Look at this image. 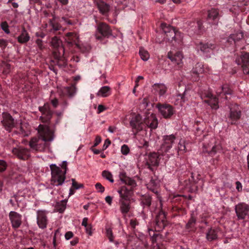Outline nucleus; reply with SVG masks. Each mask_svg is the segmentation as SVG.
<instances>
[{"label": "nucleus", "instance_id": "4be33fe9", "mask_svg": "<svg viewBox=\"0 0 249 249\" xmlns=\"http://www.w3.org/2000/svg\"><path fill=\"white\" fill-rule=\"evenodd\" d=\"M17 126L15 127L16 129L15 131L21 135L22 136H27L30 132L29 125L26 123H22L18 122L16 124Z\"/></svg>", "mask_w": 249, "mask_h": 249}, {"label": "nucleus", "instance_id": "f3484780", "mask_svg": "<svg viewBox=\"0 0 249 249\" xmlns=\"http://www.w3.org/2000/svg\"><path fill=\"white\" fill-rule=\"evenodd\" d=\"M166 222L165 213L160 211L156 219L155 230L159 231L162 230L166 225Z\"/></svg>", "mask_w": 249, "mask_h": 249}, {"label": "nucleus", "instance_id": "cd10ccee", "mask_svg": "<svg viewBox=\"0 0 249 249\" xmlns=\"http://www.w3.org/2000/svg\"><path fill=\"white\" fill-rule=\"evenodd\" d=\"M120 209L123 215H126L130 210V204L129 200L120 199Z\"/></svg>", "mask_w": 249, "mask_h": 249}, {"label": "nucleus", "instance_id": "4c0bfd02", "mask_svg": "<svg viewBox=\"0 0 249 249\" xmlns=\"http://www.w3.org/2000/svg\"><path fill=\"white\" fill-rule=\"evenodd\" d=\"M219 16V13L217 9L212 8L208 11V18L209 19L214 20L216 19Z\"/></svg>", "mask_w": 249, "mask_h": 249}, {"label": "nucleus", "instance_id": "39448f33", "mask_svg": "<svg viewBox=\"0 0 249 249\" xmlns=\"http://www.w3.org/2000/svg\"><path fill=\"white\" fill-rule=\"evenodd\" d=\"M111 30L107 24L100 23L97 27L96 38L98 40H101L104 37H108L111 35Z\"/></svg>", "mask_w": 249, "mask_h": 249}, {"label": "nucleus", "instance_id": "79ce46f5", "mask_svg": "<svg viewBox=\"0 0 249 249\" xmlns=\"http://www.w3.org/2000/svg\"><path fill=\"white\" fill-rule=\"evenodd\" d=\"M196 223V218L192 215L188 223L186 225V228L187 229L193 228L195 227Z\"/></svg>", "mask_w": 249, "mask_h": 249}, {"label": "nucleus", "instance_id": "dca6fc26", "mask_svg": "<svg viewBox=\"0 0 249 249\" xmlns=\"http://www.w3.org/2000/svg\"><path fill=\"white\" fill-rule=\"evenodd\" d=\"M145 125L151 129H155L158 127V121L154 114L147 115L143 120Z\"/></svg>", "mask_w": 249, "mask_h": 249}, {"label": "nucleus", "instance_id": "20e7f679", "mask_svg": "<svg viewBox=\"0 0 249 249\" xmlns=\"http://www.w3.org/2000/svg\"><path fill=\"white\" fill-rule=\"evenodd\" d=\"M235 211L238 220H244L249 217V205L240 202L235 205Z\"/></svg>", "mask_w": 249, "mask_h": 249}, {"label": "nucleus", "instance_id": "1a4fd4ad", "mask_svg": "<svg viewBox=\"0 0 249 249\" xmlns=\"http://www.w3.org/2000/svg\"><path fill=\"white\" fill-rule=\"evenodd\" d=\"M236 63L241 65L244 74H249V53H242L240 57L236 59Z\"/></svg>", "mask_w": 249, "mask_h": 249}, {"label": "nucleus", "instance_id": "c756f323", "mask_svg": "<svg viewBox=\"0 0 249 249\" xmlns=\"http://www.w3.org/2000/svg\"><path fill=\"white\" fill-rule=\"evenodd\" d=\"M118 193L120 195V199L129 200V197L131 193L130 189H127L125 186H123L118 191Z\"/></svg>", "mask_w": 249, "mask_h": 249}, {"label": "nucleus", "instance_id": "412c9836", "mask_svg": "<svg viewBox=\"0 0 249 249\" xmlns=\"http://www.w3.org/2000/svg\"><path fill=\"white\" fill-rule=\"evenodd\" d=\"M204 96L208 98L204 102L210 106L212 109H217L219 108L218 99L211 92L205 93Z\"/></svg>", "mask_w": 249, "mask_h": 249}, {"label": "nucleus", "instance_id": "774afa93", "mask_svg": "<svg viewBox=\"0 0 249 249\" xmlns=\"http://www.w3.org/2000/svg\"><path fill=\"white\" fill-rule=\"evenodd\" d=\"M62 20L63 21H64L66 24H68V25H72V22L70 20H69L68 18H67L66 17H63L62 18H61Z\"/></svg>", "mask_w": 249, "mask_h": 249}, {"label": "nucleus", "instance_id": "393cba45", "mask_svg": "<svg viewBox=\"0 0 249 249\" xmlns=\"http://www.w3.org/2000/svg\"><path fill=\"white\" fill-rule=\"evenodd\" d=\"M51 44L54 48L58 50L59 53V57L64 54V49L62 46V42L58 37L57 36L53 37L52 39Z\"/></svg>", "mask_w": 249, "mask_h": 249}, {"label": "nucleus", "instance_id": "37998d69", "mask_svg": "<svg viewBox=\"0 0 249 249\" xmlns=\"http://www.w3.org/2000/svg\"><path fill=\"white\" fill-rule=\"evenodd\" d=\"M102 176L105 178L106 179L109 181L110 182H113L114 180L113 179V177L110 172L108 171L105 170L102 172Z\"/></svg>", "mask_w": 249, "mask_h": 249}, {"label": "nucleus", "instance_id": "473e14b6", "mask_svg": "<svg viewBox=\"0 0 249 249\" xmlns=\"http://www.w3.org/2000/svg\"><path fill=\"white\" fill-rule=\"evenodd\" d=\"M97 5L100 12L103 15L106 14L109 11V5L103 1H98L97 2Z\"/></svg>", "mask_w": 249, "mask_h": 249}, {"label": "nucleus", "instance_id": "f8f14e48", "mask_svg": "<svg viewBox=\"0 0 249 249\" xmlns=\"http://www.w3.org/2000/svg\"><path fill=\"white\" fill-rule=\"evenodd\" d=\"M241 117V111L236 104L233 105L230 108V113L229 116V123L231 124H235L237 121Z\"/></svg>", "mask_w": 249, "mask_h": 249}, {"label": "nucleus", "instance_id": "c03bdc74", "mask_svg": "<svg viewBox=\"0 0 249 249\" xmlns=\"http://www.w3.org/2000/svg\"><path fill=\"white\" fill-rule=\"evenodd\" d=\"M185 148L184 141L180 140L178 144V148L177 149L178 152L179 151H185Z\"/></svg>", "mask_w": 249, "mask_h": 249}, {"label": "nucleus", "instance_id": "49530a36", "mask_svg": "<svg viewBox=\"0 0 249 249\" xmlns=\"http://www.w3.org/2000/svg\"><path fill=\"white\" fill-rule=\"evenodd\" d=\"M106 234H107V236L108 238V239L109 240L110 242H113L114 237L113 235L112 230L110 228L107 229L106 230Z\"/></svg>", "mask_w": 249, "mask_h": 249}, {"label": "nucleus", "instance_id": "423d86ee", "mask_svg": "<svg viewBox=\"0 0 249 249\" xmlns=\"http://www.w3.org/2000/svg\"><path fill=\"white\" fill-rule=\"evenodd\" d=\"M156 107L158 109L162 116L165 119L170 118L175 112L173 107L169 104L159 103L157 104Z\"/></svg>", "mask_w": 249, "mask_h": 249}, {"label": "nucleus", "instance_id": "72a5a7b5", "mask_svg": "<svg viewBox=\"0 0 249 249\" xmlns=\"http://www.w3.org/2000/svg\"><path fill=\"white\" fill-rule=\"evenodd\" d=\"M30 37L27 31L23 28L20 35L18 37V42L22 44L26 43L30 40Z\"/></svg>", "mask_w": 249, "mask_h": 249}, {"label": "nucleus", "instance_id": "4468645a", "mask_svg": "<svg viewBox=\"0 0 249 249\" xmlns=\"http://www.w3.org/2000/svg\"><path fill=\"white\" fill-rule=\"evenodd\" d=\"M12 152L18 159L21 160H26L30 156L29 150L22 147H17L13 148Z\"/></svg>", "mask_w": 249, "mask_h": 249}, {"label": "nucleus", "instance_id": "bb28decb", "mask_svg": "<svg viewBox=\"0 0 249 249\" xmlns=\"http://www.w3.org/2000/svg\"><path fill=\"white\" fill-rule=\"evenodd\" d=\"M119 178L121 181L125 184L129 185L131 187L133 188L136 186V182L133 179L127 177L125 173L121 172L119 174Z\"/></svg>", "mask_w": 249, "mask_h": 249}, {"label": "nucleus", "instance_id": "2f4dec72", "mask_svg": "<svg viewBox=\"0 0 249 249\" xmlns=\"http://www.w3.org/2000/svg\"><path fill=\"white\" fill-rule=\"evenodd\" d=\"M111 94V89L109 86H103L101 87L96 93L97 96L107 97Z\"/></svg>", "mask_w": 249, "mask_h": 249}, {"label": "nucleus", "instance_id": "4d7b16f0", "mask_svg": "<svg viewBox=\"0 0 249 249\" xmlns=\"http://www.w3.org/2000/svg\"><path fill=\"white\" fill-rule=\"evenodd\" d=\"M206 152H208L210 155L213 156L216 153V146H213L211 150H206Z\"/></svg>", "mask_w": 249, "mask_h": 249}, {"label": "nucleus", "instance_id": "7ed1b4c3", "mask_svg": "<svg viewBox=\"0 0 249 249\" xmlns=\"http://www.w3.org/2000/svg\"><path fill=\"white\" fill-rule=\"evenodd\" d=\"M63 165L62 166L64 168V171H63L59 167L56 166L55 164H51L50 168L51 169V184L56 186L61 185L65 178V174L67 172V162L64 161Z\"/></svg>", "mask_w": 249, "mask_h": 249}, {"label": "nucleus", "instance_id": "b1692460", "mask_svg": "<svg viewBox=\"0 0 249 249\" xmlns=\"http://www.w3.org/2000/svg\"><path fill=\"white\" fill-rule=\"evenodd\" d=\"M202 22L200 20L197 21V22H193L189 24V28L188 30L189 34L190 36H193L196 34H199L202 26Z\"/></svg>", "mask_w": 249, "mask_h": 249}, {"label": "nucleus", "instance_id": "864d4df0", "mask_svg": "<svg viewBox=\"0 0 249 249\" xmlns=\"http://www.w3.org/2000/svg\"><path fill=\"white\" fill-rule=\"evenodd\" d=\"M51 103L55 108L58 107L59 104L58 100L56 98L51 99Z\"/></svg>", "mask_w": 249, "mask_h": 249}, {"label": "nucleus", "instance_id": "6ab92c4d", "mask_svg": "<svg viewBox=\"0 0 249 249\" xmlns=\"http://www.w3.org/2000/svg\"><path fill=\"white\" fill-rule=\"evenodd\" d=\"M159 154L158 153L153 152L149 154L146 161V165L149 169H151V166H158L160 162Z\"/></svg>", "mask_w": 249, "mask_h": 249}, {"label": "nucleus", "instance_id": "de8ad7c7", "mask_svg": "<svg viewBox=\"0 0 249 249\" xmlns=\"http://www.w3.org/2000/svg\"><path fill=\"white\" fill-rule=\"evenodd\" d=\"M129 148L126 144H124L121 147V152L123 155H126L129 152Z\"/></svg>", "mask_w": 249, "mask_h": 249}, {"label": "nucleus", "instance_id": "f257e3e1", "mask_svg": "<svg viewBox=\"0 0 249 249\" xmlns=\"http://www.w3.org/2000/svg\"><path fill=\"white\" fill-rule=\"evenodd\" d=\"M38 138H33L29 142L30 147L36 151L43 152L49 148L48 142L53 139V132L48 126L40 124L38 128Z\"/></svg>", "mask_w": 249, "mask_h": 249}, {"label": "nucleus", "instance_id": "5701e85b", "mask_svg": "<svg viewBox=\"0 0 249 249\" xmlns=\"http://www.w3.org/2000/svg\"><path fill=\"white\" fill-rule=\"evenodd\" d=\"M196 46L202 53H206L211 52L215 48V45L212 43L199 42L196 43Z\"/></svg>", "mask_w": 249, "mask_h": 249}, {"label": "nucleus", "instance_id": "a19ab883", "mask_svg": "<svg viewBox=\"0 0 249 249\" xmlns=\"http://www.w3.org/2000/svg\"><path fill=\"white\" fill-rule=\"evenodd\" d=\"M157 187V184H156L155 181L154 180H151L147 184V188L156 194L158 193Z\"/></svg>", "mask_w": 249, "mask_h": 249}, {"label": "nucleus", "instance_id": "8fccbe9b", "mask_svg": "<svg viewBox=\"0 0 249 249\" xmlns=\"http://www.w3.org/2000/svg\"><path fill=\"white\" fill-rule=\"evenodd\" d=\"M7 164L5 161L0 160V172L4 171L6 168Z\"/></svg>", "mask_w": 249, "mask_h": 249}, {"label": "nucleus", "instance_id": "ea45409f", "mask_svg": "<svg viewBox=\"0 0 249 249\" xmlns=\"http://www.w3.org/2000/svg\"><path fill=\"white\" fill-rule=\"evenodd\" d=\"M139 54L141 58L143 61H147L149 58L150 55L148 52L143 48H141L140 49Z\"/></svg>", "mask_w": 249, "mask_h": 249}, {"label": "nucleus", "instance_id": "e2e57ef3", "mask_svg": "<svg viewBox=\"0 0 249 249\" xmlns=\"http://www.w3.org/2000/svg\"><path fill=\"white\" fill-rule=\"evenodd\" d=\"M68 106V101L66 100L64 101L61 104V106L62 108V111H64L67 108Z\"/></svg>", "mask_w": 249, "mask_h": 249}, {"label": "nucleus", "instance_id": "0e129e2a", "mask_svg": "<svg viewBox=\"0 0 249 249\" xmlns=\"http://www.w3.org/2000/svg\"><path fill=\"white\" fill-rule=\"evenodd\" d=\"M86 229V232L89 234V235H91L92 231H91V227L90 225H89L87 227H85Z\"/></svg>", "mask_w": 249, "mask_h": 249}, {"label": "nucleus", "instance_id": "a18cd8bd", "mask_svg": "<svg viewBox=\"0 0 249 249\" xmlns=\"http://www.w3.org/2000/svg\"><path fill=\"white\" fill-rule=\"evenodd\" d=\"M1 28L5 33L7 34L10 33V31L9 30V26L6 21L2 22L1 23Z\"/></svg>", "mask_w": 249, "mask_h": 249}, {"label": "nucleus", "instance_id": "ddd939ff", "mask_svg": "<svg viewBox=\"0 0 249 249\" xmlns=\"http://www.w3.org/2000/svg\"><path fill=\"white\" fill-rule=\"evenodd\" d=\"M167 57L174 64L178 65L179 67L182 65V59L183 55L182 52L180 51L173 53L170 51L168 53Z\"/></svg>", "mask_w": 249, "mask_h": 249}, {"label": "nucleus", "instance_id": "f03ea898", "mask_svg": "<svg viewBox=\"0 0 249 249\" xmlns=\"http://www.w3.org/2000/svg\"><path fill=\"white\" fill-rule=\"evenodd\" d=\"M161 27L165 34V39L171 42L175 46L181 45L183 36L181 33L170 25L166 23H161Z\"/></svg>", "mask_w": 249, "mask_h": 249}, {"label": "nucleus", "instance_id": "0eeeda50", "mask_svg": "<svg viewBox=\"0 0 249 249\" xmlns=\"http://www.w3.org/2000/svg\"><path fill=\"white\" fill-rule=\"evenodd\" d=\"M143 120L140 115L137 114L132 117L130 121V125L135 134L143 129Z\"/></svg>", "mask_w": 249, "mask_h": 249}, {"label": "nucleus", "instance_id": "e433bc0d", "mask_svg": "<svg viewBox=\"0 0 249 249\" xmlns=\"http://www.w3.org/2000/svg\"><path fill=\"white\" fill-rule=\"evenodd\" d=\"M67 201L66 199L61 200L56 203L55 205L56 210L59 213H62L66 209Z\"/></svg>", "mask_w": 249, "mask_h": 249}, {"label": "nucleus", "instance_id": "603ef678", "mask_svg": "<svg viewBox=\"0 0 249 249\" xmlns=\"http://www.w3.org/2000/svg\"><path fill=\"white\" fill-rule=\"evenodd\" d=\"M71 181L72 182V187H73V188L75 189H78L80 188H82L83 187V184H78L75 181V179L72 178L71 179Z\"/></svg>", "mask_w": 249, "mask_h": 249}, {"label": "nucleus", "instance_id": "9b49d317", "mask_svg": "<svg viewBox=\"0 0 249 249\" xmlns=\"http://www.w3.org/2000/svg\"><path fill=\"white\" fill-rule=\"evenodd\" d=\"M39 110L42 113V115L40 117L41 121L43 123L49 122L53 114V111L51 109L49 104H45L43 106L39 107Z\"/></svg>", "mask_w": 249, "mask_h": 249}, {"label": "nucleus", "instance_id": "5fc2aeb1", "mask_svg": "<svg viewBox=\"0 0 249 249\" xmlns=\"http://www.w3.org/2000/svg\"><path fill=\"white\" fill-rule=\"evenodd\" d=\"M139 224L136 219H132L130 221V225L132 228L135 229L136 226Z\"/></svg>", "mask_w": 249, "mask_h": 249}, {"label": "nucleus", "instance_id": "338daca9", "mask_svg": "<svg viewBox=\"0 0 249 249\" xmlns=\"http://www.w3.org/2000/svg\"><path fill=\"white\" fill-rule=\"evenodd\" d=\"M106 107L102 105H99L98 107V112L100 113L106 109Z\"/></svg>", "mask_w": 249, "mask_h": 249}, {"label": "nucleus", "instance_id": "09e8293b", "mask_svg": "<svg viewBox=\"0 0 249 249\" xmlns=\"http://www.w3.org/2000/svg\"><path fill=\"white\" fill-rule=\"evenodd\" d=\"M95 188L98 192L103 193L105 191V188L100 183H97L95 185Z\"/></svg>", "mask_w": 249, "mask_h": 249}, {"label": "nucleus", "instance_id": "7c9ffc66", "mask_svg": "<svg viewBox=\"0 0 249 249\" xmlns=\"http://www.w3.org/2000/svg\"><path fill=\"white\" fill-rule=\"evenodd\" d=\"M232 91L228 85L225 84L217 89L216 93L217 96H221L222 94L225 95H231L232 94Z\"/></svg>", "mask_w": 249, "mask_h": 249}, {"label": "nucleus", "instance_id": "bf43d9fd", "mask_svg": "<svg viewBox=\"0 0 249 249\" xmlns=\"http://www.w3.org/2000/svg\"><path fill=\"white\" fill-rule=\"evenodd\" d=\"M110 143H111V142H110V140H109L108 139L106 140L104 142V145H103V149L104 150L106 149L109 146V145L110 144Z\"/></svg>", "mask_w": 249, "mask_h": 249}, {"label": "nucleus", "instance_id": "f704fd0d", "mask_svg": "<svg viewBox=\"0 0 249 249\" xmlns=\"http://www.w3.org/2000/svg\"><path fill=\"white\" fill-rule=\"evenodd\" d=\"M208 69L204 68V65L200 63H197L192 70L193 74L198 75L208 71Z\"/></svg>", "mask_w": 249, "mask_h": 249}, {"label": "nucleus", "instance_id": "13d9d810", "mask_svg": "<svg viewBox=\"0 0 249 249\" xmlns=\"http://www.w3.org/2000/svg\"><path fill=\"white\" fill-rule=\"evenodd\" d=\"M73 236V234L71 231H68L65 233V237L66 240H69L72 238Z\"/></svg>", "mask_w": 249, "mask_h": 249}, {"label": "nucleus", "instance_id": "c9c22d12", "mask_svg": "<svg viewBox=\"0 0 249 249\" xmlns=\"http://www.w3.org/2000/svg\"><path fill=\"white\" fill-rule=\"evenodd\" d=\"M217 238V231L213 229L209 230L206 233V238L208 241H212Z\"/></svg>", "mask_w": 249, "mask_h": 249}, {"label": "nucleus", "instance_id": "c85d7f7f", "mask_svg": "<svg viewBox=\"0 0 249 249\" xmlns=\"http://www.w3.org/2000/svg\"><path fill=\"white\" fill-rule=\"evenodd\" d=\"M79 36L75 33L69 32L67 33L65 36V40L68 43L72 45H77L78 43Z\"/></svg>", "mask_w": 249, "mask_h": 249}, {"label": "nucleus", "instance_id": "69168bd1", "mask_svg": "<svg viewBox=\"0 0 249 249\" xmlns=\"http://www.w3.org/2000/svg\"><path fill=\"white\" fill-rule=\"evenodd\" d=\"M106 202L108 203L109 205H111L112 204V197L110 196H107L105 198Z\"/></svg>", "mask_w": 249, "mask_h": 249}, {"label": "nucleus", "instance_id": "a211bd4d", "mask_svg": "<svg viewBox=\"0 0 249 249\" xmlns=\"http://www.w3.org/2000/svg\"><path fill=\"white\" fill-rule=\"evenodd\" d=\"M47 212L44 210H38L37 212V223L40 228L45 229L47 224Z\"/></svg>", "mask_w": 249, "mask_h": 249}, {"label": "nucleus", "instance_id": "aec40b11", "mask_svg": "<svg viewBox=\"0 0 249 249\" xmlns=\"http://www.w3.org/2000/svg\"><path fill=\"white\" fill-rule=\"evenodd\" d=\"M77 88L75 84H72L70 86L65 87L60 89V92L63 96H67L71 98L76 94Z\"/></svg>", "mask_w": 249, "mask_h": 249}, {"label": "nucleus", "instance_id": "a878e982", "mask_svg": "<svg viewBox=\"0 0 249 249\" xmlns=\"http://www.w3.org/2000/svg\"><path fill=\"white\" fill-rule=\"evenodd\" d=\"M152 91L160 96L163 95L167 91V87L162 83H156L152 86Z\"/></svg>", "mask_w": 249, "mask_h": 249}, {"label": "nucleus", "instance_id": "680f3d73", "mask_svg": "<svg viewBox=\"0 0 249 249\" xmlns=\"http://www.w3.org/2000/svg\"><path fill=\"white\" fill-rule=\"evenodd\" d=\"M101 142V138L100 136H96L94 143V146H97Z\"/></svg>", "mask_w": 249, "mask_h": 249}, {"label": "nucleus", "instance_id": "2eb2a0df", "mask_svg": "<svg viewBox=\"0 0 249 249\" xmlns=\"http://www.w3.org/2000/svg\"><path fill=\"white\" fill-rule=\"evenodd\" d=\"M9 217L14 229H18L22 223L21 214L17 212L11 211L9 213Z\"/></svg>", "mask_w": 249, "mask_h": 249}, {"label": "nucleus", "instance_id": "052dcab7", "mask_svg": "<svg viewBox=\"0 0 249 249\" xmlns=\"http://www.w3.org/2000/svg\"><path fill=\"white\" fill-rule=\"evenodd\" d=\"M236 189L238 192H241L242 190V184L238 181L236 182Z\"/></svg>", "mask_w": 249, "mask_h": 249}, {"label": "nucleus", "instance_id": "6e6552de", "mask_svg": "<svg viewBox=\"0 0 249 249\" xmlns=\"http://www.w3.org/2000/svg\"><path fill=\"white\" fill-rule=\"evenodd\" d=\"M2 125L5 129L10 132L12 129L17 126V121H15L12 116L7 112L2 113V119L1 121Z\"/></svg>", "mask_w": 249, "mask_h": 249}, {"label": "nucleus", "instance_id": "9d476101", "mask_svg": "<svg viewBox=\"0 0 249 249\" xmlns=\"http://www.w3.org/2000/svg\"><path fill=\"white\" fill-rule=\"evenodd\" d=\"M176 139V136L173 134L164 136L162 139L163 142L161 145L160 151L164 153L169 152Z\"/></svg>", "mask_w": 249, "mask_h": 249}, {"label": "nucleus", "instance_id": "58836bf2", "mask_svg": "<svg viewBox=\"0 0 249 249\" xmlns=\"http://www.w3.org/2000/svg\"><path fill=\"white\" fill-rule=\"evenodd\" d=\"M141 203L144 207H149L151 204V197L149 195H145L141 198Z\"/></svg>", "mask_w": 249, "mask_h": 249}, {"label": "nucleus", "instance_id": "3c124183", "mask_svg": "<svg viewBox=\"0 0 249 249\" xmlns=\"http://www.w3.org/2000/svg\"><path fill=\"white\" fill-rule=\"evenodd\" d=\"M36 43L40 50H42L44 48V46L43 44L42 40L40 39H37L36 41Z\"/></svg>", "mask_w": 249, "mask_h": 249}, {"label": "nucleus", "instance_id": "6e6d98bb", "mask_svg": "<svg viewBox=\"0 0 249 249\" xmlns=\"http://www.w3.org/2000/svg\"><path fill=\"white\" fill-rule=\"evenodd\" d=\"M52 26L53 30L54 31H58L61 28V26L57 23H52Z\"/></svg>", "mask_w": 249, "mask_h": 249}]
</instances>
